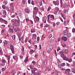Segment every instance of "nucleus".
Listing matches in <instances>:
<instances>
[{
  "label": "nucleus",
  "mask_w": 75,
  "mask_h": 75,
  "mask_svg": "<svg viewBox=\"0 0 75 75\" xmlns=\"http://www.w3.org/2000/svg\"><path fill=\"white\" fill-rule=\"evenodd\" d=\"M11 22L13 23V24L16 26H18L19 24H20V21H17V19H14L11 20Z\"/></svg>",
  "instance_id": "nucleus-1"
},
{
  "label": "nucleus",
  "mask_w": 75,
  "mask_h": 75,
  "mask_svg": "<svg viewBox=\"0 0 75 75\" xmlns=\"http://www.w3.org/2000/svg\"><path fill=\"white\" fill-rule=\"evenodd\" d=\"M65 71L64 72V74H66L67 75H71L69 73V72H70V71H71V70H70V69H65Z\"/></svg>",
  "instance_id": "nucleus-2"
},
{
  "label": "nucleus",
  "mask_w": 75,
  "mask_h": 75,
  "mask_svg": "<svg viewBox=\"0 0 75 75\" xmlns=\"http://www.w3.org/2000/svg\"><path fill=\"white\" fill-rule=\"evenodd\" d=\"M35 11L33 12V14H37V13L39 11V9L37 8V7H35L34 8Z\"/></svg>",
  "instance_id": "nucleus-3"
},
{
  "label": "nucleus",
  "mask_w": 75,
  "mask_h": 75,
  "mask_svg": "<svg viewBox=\"0 0 75 75\" xmlns=\"http://www.w3.org/2000/svg\"><path fill=\"white\" fill-rule=\"evenodd\" d=\"M9 46L10 47L11 50L12 54H14V47L13 46L11 45V43H10L9 44Z\"/></svg>",
  "instance_id": "nucleus-4"
},
{
  "label": "nucleus",
  "mask_w": 75,
  "mask_h": 75,
  "mask_svg": "<svg viewBox=\"0 0 75 75\" xmlns=\"http://www.w3.org/2000/svg\"><path fill=\"white\" fill-rule=\"evenodd\" d=\"M59 54L60 55L61 57H64V52L62 51H60L59 52Z\"/></svg>",
  "instance_id": "nucleus-5"
},
{
  "label": "nucleus",
  "mask_w": 75,
  "mask_h": 75,
  "mask_svg": "<svg viewBox=\"0 0 75 75\" xmlns=\"http://www.w3.org/2000/svg\"><path fill=\"white\" fill-rule=\"evenodd\" d=\"M53 3L54 4H55V5L56 6H58V5H59V2L58 1H53Z\"/></svg>",
  "instance_id": "nucleus-6"
},
{
  "label": "nucleus",
  "mask_w": 75,
  "mask_h": 75,
  "mask_svg": "<svg viewBox=\"0 0 75 75\" xmlns=\"http://www.w3.org/2000/svg\"><path fill=\"white\" fill-rule=\"evenodd\" d=\"M25 11L26 13L27 14H28L30 12V10L29 8L25 9Z\"/></svg>",
  "instance_id": "nucleus-7"
},
{
  "label": "nucleus",
  "mask_w": 75,
  "mask_h": 75,
  "mask_svg": "<svg viewBox=\"0 0 75 75\" xmlns=\"http://www.w3.org/2000/svg\"><path fill=\"white\" fill-rule=\"evenodd\" d=\"M42 62L46 65L47 64V59H45V60H42Z\"/></svg>",
  "instance_id": "nucleus-8"
},
{
  "label": "nucleus",
  "mask_w": 75,
  "mask_h": 75,
  "mask_svg": "<svg viewBox=\"0 0 75 75\" xmlns=\"http://www.w3.org/2000/svg\"><path fill=\"white\" fill-rule=\"evenodd\" d=\"M42 21L44 22L45 23H46V21L47 20V18L45 16H43L42 18Z\"/></svg>",
  "instance_id": "nucleus-9"
},
{
  "label": "nucleus",
  "mask_w": 75,
  "mask_h": 75,
  "mask_svg": "<svg viewBox=\"0 0 75 75\" xmlns=\"http://www.w3.org/2000/svg\"><path fill=\"white\" fill-rule=\"evenodd\" d=\"M68 33V30H66L65 31H64L63 32V34L64 35H67Z\"/></svg>",
  "instance_id": "nucleus-10"
},
{
  "label": "nucleus",
  "mask_w": 75,
  "mask_h": 75,
  "mask_svg": "<svg viewBox=\"0 0 75 75\" xmlns=\"http://www.w3.org/2000/svg\"><path fill=\"white\" fill-rule=\"evenodd\" d=\"M36 38H37V35H36V34H34L32 35L33 39H36Z\"/></svg>",
  "instance_id": "nucleus-11"
},
{
  "label": "nucleus",
  "mask_w": 75,
  "mask_h": 75,
  "mask_svg": "<svg viewBox=\"0 0 75 75\" xmlns=\"http://www.w3.org/2000/svg\"><path fill=\"white\" fill-rule=\"evenodd\" d=\"M8 31L10 33H14V30H13V29L11 28H9V29Z\"/></svg>",
  "instance_id": "nucleus-12"
},
{
  "label": "nucleus",
  "mask_w": 75,
  "mask_h": 75,
  "mask_svg": "<svg viewBox=\"0 0 75 75\" xmlns=\"http://www.w3.org/2000/svg\"><path fill=\"white\" fill-rule=\"evenodd\" d=\"M63 6H64V7H69V4L68 3L67 4L66 3H64L63 4Z\"/></svg>",
  "instance_id": "nucleus-13"
},
{
  "label": "nucleus",
  "mask_w": 75,
  "mask_h": 75,
  "mask_svg": "<svg viewBox=\"0 0 75 75\" xmlns=\"http://www.w3.org/2000/svg\"><path fill=\"white\" fill-rule=\"evenodd\" d=\"M62 40H64V41H66L67 40V38L66 37L64 36L62 38Z\"/></svg>",
  "instance_id": "nucleus-14"
},
{
  "label": "nucleus",
  "mask_w": 75,
  "mask_h": 75,
  "mask_svg": "<svg viewBox=\"0 0 75 75\" xmlns=\"http://www.w3.org/2000/svg\"><path fill=\"white\" fill-rule=\"evenodd\" d=\"M30 67L31 69H37L35 68H34V67L33 66L30 65Z\"/></svg>",
  "instance_id": "nucleus-15"
},
{
  "label": "nucleus",
  "mask_w": 75,
  "mask_h": 75,
  "mask_svg": "<svg viewBox=\"0 0 75 75\" xmlns=\"http://www.w3.org/2000/svg\"><path fill=\"white\" fill-rule=\"evenodd\" d=\"M30 31L32 33H34L35 32V29L34 28H32L31 30Z\"/></svg>",
  "instance_id": "nucleus-16"
},
{
  "label": "nucleus",
  "mask_w": 75,
  "mask_h": 75,
  "mask_svg": "<svg viewBox=\"0 0 75 75\" xmlns=\"http://www.w3.org/2000/svg\"><path fill=\"white\" fill-rule=\"evenodd\" d=\"M55 11H54L55 13H57L58 10H59V8L58 7H56L55 8Z\"/></svg>",
  "instance_id": "nucleus-17"
},
{
  "label": "nucleus",
  "mask_w": 75,
  "mask_h": 75,
  "mask_svg": "<svg viewBox=\"0 0 75 75\" xmlns=\"http://www.w3.org/2000/svg\"><path fill=\"white\" fill-rule=\"evenodd\" d=\"M64 53L65 54H68V50H65L64 51Z\"/></svg>",
  "instance_id": "nucleus-18"
},
{
  "label": "nucleus",
  "mask_w": 75,
  "mask_h": 75,
  "mask_svg": "<svg viewBox=\"0 0 75 75\" xmlns=\"http://www.w3.org/2000/svg\"><path fill=\"white\" fill-rule=\"evenodd\" d=\"M3 14L4 16H5L7 14V13H6V10H4L3 11Z\"/></svg>",
  "instance_id": "nucleus-19"
},
{
  "label": "nucleus",
  "mask_w": 75,
  "mask_h": 75,
  "mask_svg": "<svg viewBox=\"0 0 75 75\" xmlns=\"http://www.w3.org/2000/svg\"><path fill=\"white\" fill-rule=\"evenodd\" d=\"M34 52V51L32 49L30 50V54H33Z\"/></svg>",
  "instance_id": "nucleus-20"
},
{
  "label": "nucleus",
  "mask_w": 75,
  "mask_h": 75,
  "mask_svg": "<svg viewBox=\"0 0 75 75\" xmlns=\"http://www.w3.org/2000/svg\"><path fill=\"white\" fill-rule=\"evenodd\" d=\"M63 59H64V60H65V61H67L68 60V59L66 57H64V56L63 57Z\"/></svg>",
  "instance_id": "nucleus-21"
},
{
  "label": "nucleus",
  "mask_w": 75,
  "mask_h": 75,
  "mask_svg": "<svg viewBox=\"0 0 75 75\" xmlns=\"http://www.w3.org/2000/svg\"><path fill=\"white\" fill-rule=\"evenodd\" d=\"M50 18H52L53 20H54L55 19V18L54 17V16L53 15H51L50 16Z\"/></svg>",
  "instance_id": "nucleus-22"
},
{
  "label": "nucleus",
  "mask_w": 75,
  "mask_h": 75,
  "mask_svg": "<svg viewBox=\"0 0 75 75\" xmlns=\"http://www.w3.org/2000/svg\"><path fill=\"white\" fill-rule=\"evenodd\" d=\"M3 53V50H2V48L1 47H0V54H2Z\"/></svg>",
  "instance_id": "nucleus-23"
},
{
  "label": "nucleus",
  "mask_w": 75,
  "mask_h": 75,
  "mask_svg": "<svg viewBox=\"0 0 75 75\" xmlns=\"http://www.w3.org/2000/svg\"><path fill=\"white\" fill-rule=\"evenodd\" d=\"M62 17H63L64 20H66V16H65V15H64L62 14Z\"/></svg>",
  "instance_id": "nucleus-24"
},
{
  "label": "nucleus",
  "mask_w": 75,
  "mask_h": 75,
  "mask_svg": "<svg viewBox=\"0 0 75 75\" xmlns=\"http://www.w3.org/2000/svg\"><path fill=\"white\" fill-rule=\"evenodd\" d=\"M13 58L14 59H18V57H17V56H13Z\"/></svg>",
  "instance_id": "nucleus-25"
},
{
  "label": "nucleus",
  "mask_w": 75,
  "mask_h": 75,
  "mask_svg": "<svg viewBox=\"0 0 75 75\" xmlns=\"http://www.w3.org/2000/svg\"><path fill=\"white\" fill-rule=\"evenodd\" d=\"M61 45L63 47H67V45L64 43H61Z\"/></svg>",
  "instance_id": "nucleus-26"
},
{
  "label": "nucleus",
  "mask_w": 75,
  "mask_h": 75,
  "mask_svg": "<svg viewBox=\"0 0 75 75\" xmlns=\"http://www.w3.org/2000/svg\"><path fill=\"white\" fill-rule=\"evenodd\" d=\"M35 18L36 21H39V20H40V18H39L38 17V16H35Z\"/></svg>",
  "instance_id": "nucleus-27"
},
{
  "label": "nucleus",
  "mask_w": 75,
  "mask_h": 75,
  "mask_svg": "<svg viewBox=\"0 0 75 75\" xmlns=\"http://www.w3.org/2000/svg\"><path fill=\"white\" fill-rule=\"evenodd\" d=\"M67 37H68V38H70V37H71V33H69L67 35Z\"/></svg>",
  "instance_id": "nucleus-28"
},
{
  "label": "nucleus",
  "mask_w": 75,
  "mask_h": 75,
  "mask_svg": "<svg viewBox=\"0 0 75 75\" xmlns=\"http://www.w3.org/2000/svg\"><path fill=\"white\" fill-rule=\"evenodd\" d=\"M49 48L50 50H52V49H53V46H52V45H50L49 46Z\"/></svg>",
  "instance_id": "nucleus-29"
},
{
  "label": "nucleus",
  "mask_w": 75,
  "mask_h": 75,
  "mask_svg": "<svg viewBox=\"0 0 75 75\" xmlns=\"http://www.w3.org/2000/svg\"><path fill=\"white\" fill-rule=\"evenodd\" d=\"M32 74H33V75L35 74L36 73H35V70H32Z\"/></svg>",
  "instance_id": "nucleus-30"
},
{
  "label": "nucleus",
  "mask_w": 75,
  "mask_h": 75,
  "mask_svg": "<svg viewBox=\"0 0 75 75\" xmlns=\"http://www.w3.org/2000/svg\"><path fill=\"white\" fill-rule=\"evenodd\" d=\"M64 14H65L66 13H68V10L64 9Z\"/></svg>",
  "instance_id": "nucleus-31"
},
{
  "label": "nucleus",
  "mask_w": 75,
  "mask_h": 75,
  "mask_svg": "<svg viewBox=\"0 0 75 75\" xmlns=\"http://www.w3.org/2000/svg\"><path fill=\"white\" fill-rule=\"evenodd\" d=\"M4 44L5 45H7V42L6 40H5L3 41Z\"/></svg>",
  "instance_id": "nucleus-32"
},
{
  "label": "nucleus",
  "mask_w": 75,
  "mask_h": 75,
  "mask_svg": "<svg viewBox=\"0 0 75 75\" xmlns=\"http://www.w3.org/2000/svg\"><path fill=\"white\" fill-rule=\"evenodd\" d=\"M40 71H37V72H36L35 75H40Z\"/></svg>",
  "instance_id": "nucleus-33"
},
{
  "label": "nucleus",
  "mask_w": 75,
  "mask_h": 75,
  "mask_svg": "<svg viewBox=\"0 0 75 75\" xmlns=\"http://www.w3.org/2000/svg\"><path fill=\"white\" fill-rule=\"evenodd\" d=\"M4 20L2 18H0V21L1 23H4Z\"/></svg>",
  "instance_id": "nucleus-34"
},
{
  "label": "nucleus",
  "mask_w": 75,
  "mask_h": 75,
  "mask_svg": "<svg viewBox=\"0 0 75 75\" xmlns=\"http://www.w3.org/2000/svg\"><path fill=\"white\" fill-rule=\"evenodd\" d=\"M3 3L5 5H6V4H7V3H8L7 1H4L3 2Z\"/></svg>",
  "instance_id": "nucleus-35"
},
{
  "label": "nucleus",
  "mask_w": 75,
  "mask_h": 75,
  "mask_svg": "<svg viewBox=\"0 0 75 75\" xmlns=\"http://www.w3.org/2000/svg\"><path fill=\"white\" fill-rule=\"evenodd\" d=\"M42 70L43 71H46V70H47V68L46 67H43L42 68Z\"/></svg>",
  "instance_id": "nucleus-36"
},
{
  "label": "nucleus",
  "mask_w": 75,
  "mask_h": 75,
  "mask_svg": "<svg viewBox=\"0 0 75 75\" xmlns=\"http://www.w3.org/2000/svg\"><path fill=\"white\" fill-rule=\"evenodd\" d=\"M1 61L3 63H6V61L4 59H2Z\"/></svg>",
  "instance_id": "nucleus-37"
},
{
  "label": "nucleus",
  "mask_w": 75,
  "mask_h": 75,
  "mask_svg": "<svg viewBox=\"0 0 75 75\" xmlns=\"http://www.w3.org/2000/svg\"><path fill=\"white\" fill-rule=\"evenodd\" d=\"M71 72H73V73H74V74H75V70L74 69H72L71 70Z\"/></svg>",
  "instance_id": "nucleus-38"
},
{
  "label": "nucleus",
  "mask_w": 75,
  "mask_h": 75,
  "mask_svg": "<svg viewBox=\"0 0 75 75\" xmlns=\"http://www.w3.org/2000/svg\"><path fill=\"white\" fill-rule=\"evenodd\" d=\"M12 39L13 40H16V36L13 35L12 37Z\"/></svg>",
  "instance_id": "nucleus-39"
},
{
  "label": "nucleus",
  "mask_w": 75,
  "mask_h": 75,
  "mask_svg": "<svg viewBox=\"0 0 75 75\" xmlns=\"http://www.w3.org/2000/svg\"><path fill=\"white\" fill-rule=\"evenodd\" d=\"M10 56L9 57H8V63H9L10 62Z\"/></svg>",
  "instance_id": "nucleus-40"
},
{
  "label": "nucleus",
  "mask_w": 75,
  "mask_h": 75,
  "mask_svg": "<svg viewBox=\"0 0 75 75\" xmlns=\"http://www.w3.org/2000/svg\"><path fill=\"white\" fill-rule=\"evenodd\" d=\"M72 60V59H68V62H71Z\"/></svg>",
  "instance_id": "nucleus-41"
},
{
  "label": "nucleus",
  "mask_w": 75,
  "mask_h": 75,
  "mask_svg": "<svg viewBox=\"0 0 75 75\" xmlns=\"http://www.w3.org/2000/svg\"><path fill=\"white\" fill-rule=\"evenodd\" d=\"M22 3L23 4H25V0H22Z\"/></svg>",
  "instance_id": "nucleus-42"
},
{
  "label": "nucleus",
  "mask_w": 75,
  "mask_h": 75,
  "mask_svg": "<svg viewBox=\"0 0 75 75\" xmlns=\"http://www.w3.org/2000/svg\"><path fill=\"white\" fill-rule=\"evenodd\" d=\"M4 22L5 24H7V22L5 20H4Z\"/></svg>",
  "instance_id": "nucleus-43"
},
{
  "label": "nucleus",
  "mask_w": 75,
  "mask_h": 75,
  "mask_svg": "<svg viewBox=\"0 0 75 75\" xmlns=\"http://www.w3.org/2000/svg\"><path fill=\"white\" fill-rule=\"evenodd\" d=\"M28 57L27 58H25V59L24 60L25 62H27V61H28Z\"/></svg>",
  "instance_id": "nucleus-44"
},
{
  "label": "nucleus",
  "mask_w": 75,
  "mask_h": 75,
  "mask_svg": "<svg viewBox=\"0 0 75 75\" xmlns=\"http://www.w3.org/2000/svg\"><path fill=\"white\" fill-rule=\"evenodd\" d=\"M21 35H18V38L19 41H21V39H20V36H21Z\"/></svg>",
  "instance_id": "nucleus-45"
},
{
  "label": "nucleus",
  "mask_w": 75,
  "mask_h": 75,
  "mask_svg": "<svg viewBox=\"0 0 75 75\" xmlns=\"http://www.w3.org/2000/svg\"><path fill=\"white\" fill-rule=\"evenodd\" d=\"M37 41H40V37H39L38 36L37 37Z\"/></svg>",
  "instance_id": "nucleus-46"
},
{
  "label": "nucleus",
  "mask_w": 75,
  "mask_h": 75,
  "mask_svg": "<svg viewBox=\"0 0 75 75\" xmlns=\"http://www.w3.org/2000/svg\"><path fill=\"white\" fill-rule=\"evenodd\" d=\"M47 71H51V69H50V67H47Z\"/></svg>",
  "instance_id": "nucleus-47"
},
{
  "label": "nucleus",
  "mask_w": 75,
  "mask_h": 75,
  "mask_svg": "<svg viewBox=\"0 0 75 75\" xmlns=\"http://www.w3.org/2000/svg\"><path fill=\"white\" fill-rule=\"evenodd\" d=\"M39 4H40V6H42V1L40 2V3H39Z\"/></svg>",
  "instance_id": "nucleus-48"
},
{
  "label": "nucleus",
  "mask_w": 75,
  "mask_h": 75,
  "mask_svg": "<svg viewBox=\"0 0 75 75\" xmlns=\"http://www.w3.org/2000/svg\"><path fill=\"white\" fill-rule=\"evenodd\" d=\"M31 4L32 5H33V6H34V5H35V4H34V1H32Z\"/></svg>",
  "instance_id": "nucleus-49"
},
{
  "label": "nucleus",
  "mask_w": 75,
  "mask_h": 75,
  "mask_svg": "<svg viewBox=\"0 0 75 75\" xmlns=\"http://www.w3.org/2000/svg\"><path fill=\"white\" fill-rule=\"evenodd\" d=\"M50 10H51V7H48L47 9V11H50Z\"/></svg>",
  "instance_id": "nucleus-50"
},
{
  "label": "nucleus",
  "mask_w": 75,
  "mask_h": 75,
  "mask_svg": "<svg viewBox=\"0 0 75 75\" xmlns=\"http://www.w3.org/2000/svg\"><path fill=\"white\" fill-rule=\"evenodd\" d=\"M52 34H50L49 36V38H51L52 37Z\"/></svg>",
  "instance_id": "nucleus-51"
},
{
  "label": "nucleus",
  "mask_w": 75,
  "mask_h": 75,
  "mask_svg": "<svg viewBox=\"0 0 75 75\" xmlns=\"http://www.w3.org/2000/svg\"><path fill=\"white\" fill-rule=\"evenodd\" d=\"M65 63H63L62 64V67H64L65 65Z\"/></svg>",
  "instance_id": "nucleus-52"
},
{
  "label": "nucleus",
  "mask_w": 75,
  "mask_h": 75,
  "mask_svg": "<svg viewBox=\"0 0 75 75\" xmlns=\"http://www.w3.org/2000/svg\"><path fill=\"white\" fill-rule=\"evenodd\" d=\"M59 24H60V23L59 22H57L56 23V24L57 25H58Z\"/></svg>",
  "instance_id": "nucleus-53"
},
{
  "label": "nucleus",
  "mask_w": 75,
  "mask_h": 75,
  "mask_svg": "<svg viewBox=\"0 0 75 75\" xmlns=\"http://www.w3.org/2000/svg\"><path fill=\"white\" fill-rule=\"evenodd\" d=\"M49 26H50V25L46 24V25L45 26V28H47V27H49Z\"/></svg>",
  "instance_id": "nucleus-54"
},
{
  "label": "nucleus",
  "mask_w": 75,
  "mask_h": 75,
  "mask_svg": "<svg viewBox=\"0 0 75 75\" xmlns=\"http://www.w3.org/2000/svg\"><path fill=\"white\" fill-rule=\"evenodd\" d=\"M54 73H56L57 75V74H58V71H56V70L55 71H54Z\"/></svg>",
  "instance_id": "nucleus-55"
},
{
  "label": "nucleus",
  "mask_w": 75,
  "mask_h": 75,
  "mask_svg": "<svg viewBox=\"0 0 75 75\" xmlns=\"http://www.w3.org/2000/svg\"><path fill=\"white\" fill-rule=\"evenodd\" d=\"M41 10H42L43 11H44V7H42L40 8Z\"/></svg>",
  "instance_id": "nucleus-56"
},
{
  "label": "nucleus",
  "mask_w": 75,
  "mask_h": 75,
  "mask_svg": "<svg viewBox=\"0 0 75 75\" xmlns=\"http://www.w3.org/2000/svg\"><path fill=\"white\" fill-rule=\"evenodd\" d=\"M75 28H73L72 30V33H74L75 32Z\"/></svg>",
  "instance_id": "nucleus-57"
},
{
  "label": "nucleus",
  "mask_w": 75,
  "mask_h": 75,
  "mask_svg": "<svg viewBox=\"0 0 75 75\" xmlns=\"http://www.w3.org/2000/svg\"><path fill=\"white\" fill-rule=\"evenodd\" d=\"M32 63V64H33V65H35V62L34 61H33Z\"/></svg>",
  "instance_id": "nucleus-58"
},
{
  "label": "nucleus",
  "mask_w": 75,
  "mask_h": 75,
  "mask_svg": "<svg viewBox=\"0 0 75 75\" xmlns=\"http://www.w3.org/2000/svg\"><path fill=\"white\" fill-rule=\"evenodd\" d=\"M4 29H2L1 30V33H4Z\"/></svg>",
  "instance_id": "nucleus-59"
},
{
  "label": "nucleus",
  "mask_w": 75,
  "mask_h": 75,
  "mask_svg": "<svg viewBox=\"0 0 75 75\" xmlns=\"http://www.w3.org/2000/svg\"><path fill=\"white\" fill-rule=\"evenodd\" d=\"M52 25L54 27H55V25H56L55 23H53Z\"/></svg>",
  "instance_id": "nucleus-60"
},
{
  "label": "nucleus",
  "mask_w": 75,
  "mask_h": 75,
  "mask_svg": "<svg viewBox=\"0 0 75 75\" xmlns=\"http://www.w3.org/2000/svg\"><path fill=\"white\" fill-rule=\"evenodd\" d=\"M58 67H59V68H61V67H62V65H59Z\"/></svg>",
  "instance_id": "nucleus-61"
},
{
  "label": "nucleus",
  "mask_w": 75,
  "mask_h": 75,
  "mask_svg": "<svg viewBox=\"0 0 75 75\" xmlns=\"http://www.w3.org/2000/svg\"><path fill=\"white\" fill-rule=\"evenodd\" d=\"M35 3H36V4H38V0H36Z\"/></svg>",
  "instance_id": "nucleus-62"
},
{
  "label": "nucleus",
  "mask_w": 75,
  "mask_h": 75,
  "mask_svg": "<svg viewBox=\"0 0 75 75\" xmlns=\"http://www.w3.org/2000/svg\"><path fill=\"white\" fill-rule=\"evenodd\" d=\"M66 23H67V21H64V24L65 25H66Z\"/></svg>",
  "instance_id": "nucleus-63"
},
{
  "label": "nucleus",
  "mask_w": 75,
  "mask_h": 75,
  "mask_svg": "<svg viewBox=\"0 0 75 75\" xmlns=\"http://www.w3.org/2000/svg\"><path fill=\"white\" fill-rule=\"evenodd\" d=\"M74 18H75V13H74L73 16Z\"/></svg>",
  "instance_id": "nucleus-64"
}]
</instances>
